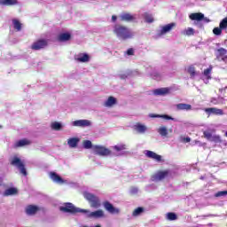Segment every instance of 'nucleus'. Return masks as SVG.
<instances>
[{
    "label": "nucleus",
    "instance_id": "3c124183",
    "mask_svg": "<svg viewBox=\"0 0 227 227\" xmlns=\"http://www.w3.org/2000/svg\"><path fill=\"white\" fill-rule=\"evenodd\" d=\"M117 17L115 15L112 16V22H116Z\"/></svg>",
    "mask_w": 227,
    "mask_h": 227
},
{
    "label": "nucleus",
    "instance_id": "6e6552de",
    "mask_svg": "<svg viewBox=\"0 0 227 227\" xmlns=\"http://www.w3.org/2000/svg\"><path fill=\"white\" fill-rule=\"evenodd\" d=\"M169 176V170H159L152 176L153 182H162L164 178H168Z\"/></svg>",
    "mask_w": 227,
    "mask_h": 227
},
{
    "label": "nucleus",
    "instance_id": "c756f323",
    "mask_svg": "<svg viewBox=\"0 0 227 227\" xmlns=\"http://www.w3.org/2000/svg\"><path fill=\"white\" fill-rule=\"evenodd\" d=\"M195 31L192 27H187L184 30L181 31V35L184 36H193Z\"/></svg>",
    "mask_w": 227,
    "mask_h": 227
},
{
    "label": "nucleus",
    "instance_id": "8fccbe9b",
    "mask_svg": "<svg viewBox=\"0 0 227 227\" xmlns=\"http://www.w3.org/2000/svg\"><path fill=\"white\" fill-rule=\"evenodd\" d=\"M149 118H160V114H150Z\"/></svg>",
    "mask_w": 227,
    "mask_h": 227
},
{
    "label": "nucleus",
    "instance_id": "e433bc0d",
    "mask_svg": "<svg viewBox=\"0 0 227 227\" xmlns=\"http://www.w3.org/2000/svg\"><path fill=\"white\" fill-rule=\"evenodd\" d=\"M151 77L154 79V81H160L162 79V75L157 71H153Z\"/></svg>",
    "mask_w": 227,
    "mask_h": 227
},
{
    "label": "nucleus",
    "instance_id": "c03bdc74",
    "mask_svg": "<svg viewBox=\"0 0 227 227\" xmlns=\"http://www.w3.org/2000/svg\"><path fill=\"white\" fill-rule=\"evenodd\" d=\"M209 141H213L214 143H221V137L217 135H213L211 137V139H209Z\"/></svg>",
    "mask_w": 227,
    "mask_h": 227
},
{
    "label": "nucleus",
    "instance_id": "b1692460",
    "mask_svg": "<svg viewBox=\"0 0 227 227\" xmlns=\"http://www.w3.org/2000/svg\"><path fill=\"white\" fill-rule=\"evenodd\" d=\"M190 19L191 20H197L198 22L203 20V19H205V14L201 13V12H195V13H192L190 14Z\"/></svg>",
    "mask_w": 227,
    "mask_h": 227
},
{
    "label": "nucleus",
    "instance_id": "a18cd8bd",
    "mask_svg": "<svg viewBox=\"0 0 227 227\" xmlns=\"http://www.w3.org/2000/svg\"><path fill=\"white\" fill-rule=\"evenodd\" d=\"M215 198H221V196H227V191L218 192L215 194Z\"/></svg>",
    "mask_w": 227,
    "mask_h": 227
},
{
    "label": "nucleus",
    "instance_id": "c85d7f7f",
    "mask_svg": "<svg viewBox=\"0 0 227 227\" xmlns=\"http://www.w3.org/2000/svg\"><path fill=\"white\" fill-rule=\"evenodd\" d=\"M144 19L147 24H153L155 22V19L153 18V14L145 12L144 13Z\"/></svg>",
    "mask_w": 227,
    "mask_h": 227
},
{
    "label": "nucleus",
    "instance_id": "c9c22d12",
    "mask_svg": "<svg viewBox=\"0 0 227 227\" xmlns=\"http://www.w3.org/2000/svg\"><path fill=\"white\" fill-rule=\"evenodd\" d=\"M82 146L85 148V150H93V144L91 143L90 140H84L82 142Z\"/></svg>",
    "mask_w": 227,
    "mask_h": 227
},
{
    "label": "nucleus",
    "instance_id": "f704fd0d",
    "mask_svg": "<svg viewBox=\"0 0 227 227\" xmlns=\"http://www.w3.org/2000/svg\"><path fill=\"white\" fill-rule=\"evenodd\" d=\"M113 150H115V152H123V150H127V145L118 144V145L113 146Z\"/></svg>",
    "mask_w": 227,
    "mask_h": 227
},
{
    "label": "nucleus",
    "instance_id": "7c9ffc66",
    "mask_svg": "<svg viewBox=\"0 0 227 227\" xmlns=\"http://www.w3.org/2000/svg\"><path fill=\"white\" fill-rule=\"evenodd\" d=\"M12 26L15 30L17 31H22V23L17 19L12 20Z\"/></svg>",
    "mask_w": 227,
    "mask_h": 227
},
{
    "label": "nucleus",
    "instance_id": "6e6d98bb",
    "mask_svg": "<svg viewBox=\"0 0 227 227\" xmlns=\"http://www.w3.org/2000/svg\"><path fill=\"white\" fill-rule=\"evenodd\" d=\"M125 77H127V76H121V79H125Z\"/></svg>",
    "mask_w": 227,
    "mask_h": 227
},
{
    "label": "nucleus",
    "instance_id": "393cba45",
    "mask_svg": "<svg viewBox=\"0 0 227 227\" xmlns=\"http://www.w3.org/2000/svg\"><path fill=\"white\" fill-rule=\"evenodd\" d=\"M19 194V190L15 187H11L4 192V196H17Z\"/></svg>",
    "mask_w": 227,
    "mask_h": 227
},
{
    "label": "nucleus",
    "instance_id": "5fc2aeb1",
    "mask_svg": "<svg viewBox=\"0 0 227 227\" xmlns=\"http://www.w3.org/2000/svg\"><path fill=\"white\" fill-rule=\"evenodd\" d=\"M206 22H210V20H208L207 19H205Z\"/></svg>",
    "mask_w": 227,
    "mask_h": 227
},
{
    "label": "nucleus",
    "instance_id": "58836bf2",
    "mask_svg": "<svg viewBox=\"0 0 227 227\" xmlns=\"http://www.w3.org/2000/svg\"><path fill=\"white\" fill-rule=\"evenodd\" d=\"M188 74H190L191 77H195L196 75V68L193 66H190L187 69Z\"/></svg>",
    "mask_w": 227,
    "mask_h": 227
},
{
    "label": "nucleus",
    "instance_id": "4d7b16f0",
    "mask_svg": "<svg viewBox=\"0 0 227 227\" xmlns=\"http://www.w3.org/2000/svg\"><path fill=\"white\" fill-rule=\"evenodd\" d=\"M208 81H205V83L207 84Z\"/></svg>",
    "mask_w": 227,
    "mask_h": 227
},
{
    "label": "nucleus",
    "instance_id": "a878e982",
    "mask_svg": "<svg viewBox=\"0 0 227 227\" xmlns=\"http://www.w3.org/2000/svg\"><path fill=\"white\" fill-rule=\"evenodd\" d=\"M29 145H31V142L25 138L15 142L14 148H21L22 146H27Z\"/></svg>",
    "mask_w": 227,
    "mask_h": 227
},
{
    "label": "nucleus",
    "instance_id": "7ed1b4c3",
    "mask_svg": "<svg viewBox=\"0 0 227 227\" xmlns=\"http://www.w3.org/2000/svg\"><path fill=\"white\" fill-rule=\"evenodd\" d=\"M82 214H84L88 219H104V217H106V213L102 209L96 211L82 209Z\"/></svg>",
    "mask_w": 227,
    "mask_h": 227
},
{
    "label": "nucleus",
    "instance_id": "cd10ccee",
    "mask_svg": "<svg viewBox=\"0 0 227 227\" xmlns=\"http://www.w3.org/2000/svg\"><path fill=\"white\" fill-rule=\"evenodd\" d=\"M157 132L160 134V136H161V137H168V134H169L168 131V127L166 126H160L157 129Z\"/></svg>",
    "mask_w": 227,
    "mask_h": 227
},
{
    "label": "nucleus",
    "instance_id": "72a5a7b5",
    "mask_svg": "<svg viewBox=\"0 0 227 227\" xmlns=\"http://www.w3.org/2000/svg\"><path fill=\"white\" fill-rule=\"evenodd\" d=\"M145 213V207H137L132 212V217H139Z\"/></svg>",
    "mask_w": 227,
    "mask_h": 227
},
{
    "label": "nucleus",
    "instance_id": "39448f33",
    "mask_svg": "<svg viewBox=\"0 0 227 227\" xmlns=\"http://www.w3.org/2000/svg\"><path fill=\"white\" fill-rule=\"evenodd\" d=\"M83 198H85V200H87V201H89V203L92 208H99V207L101 205L100 199H98V197H97L95 194L90 193L88 192H84Z\"/></svg>",
    "mask_w": 227,
    "mask_h": 227
},
{
    "label": "nucleus",
    "instance_id": "49530a36",
    "mask_svg": "<svg viewBox=\"0 0 227 227\" xmlns=\"http://www.w3.org/2000/svg\"><path fill=\"white\" fill-rule=\"evenodd\" d=\"M217 51L220 54V56H225V54H227V51L224 48H220L217 50Z\"/></svg>",
    "mask_w": 227,
    "mask_h": 227
},
{
    "label": "nucleus",
    "instance_id": "bb28decb",
    "mask_svg": "<svg viewBox=\"0 0 227 227\" xmlns=\"http://www.w3.org/2000/svg\"><path fill=\"white\" fill-rule=\"evenodd\" d=\"M120 18L121 20H123L124 22H132L133 20H136V18L130 13H123Z\"/></svg>",
    "mask_w": 227,
    "mask_h": 227
},
{
    "label": "nucleus",
    "instance_id": "ea45409f",
    "mask_svg": "<svg viewBox=\"0 0 227 227\" xmlns=\"http://www.w3.org/2000/svg\"><path fill=\"white\" fill-rule=\"evenodd\" d=\"M160 118H162V120H167V121L171 120L172 121H178V119L173 118L168 114H160Z\"/></svg>",
    "mask_w": 227,
    "mask_h": 227
},
{
    "label": "nucleus",
    "instance_id": "603ef678",
    "mask_svg": "<svg viewBox=\"0 0 227 227\" xmlns=\"http://www.w3.org/2000/svg\"><path fill=\"white\" fill-rule=\"evenodd\" d=\"M226 90H227V86L224 87V88H223V89H219V91H220L221 93H223V91H226Z\"/></svg>",
    "mask_w": 227,
    "mask_h": 227
},
{
    "label": "nucleus",
    "instance_id": "4468645a",
    "mask_svg": "<svg viewBox=\"0 0 227 227\" xmlns=\"http://www.w3.org/2000/svg\"><path fill=\"white\" fill-rule=\"evenodd\" d=\"M44 47H47V41L41 39L38 41H35L32 45L31 49L33 51H40V49H43Z\"/></svg>",
    "mask_w": 227,
    "mask_h": 227
},
{
    "label": "nucleus",
    "instance_id": "dca6fc26",
    "mask_svg": "<svg viewBox=\"0 0 227 227\" xmlns=\"http://www.w3.org/2000/svg\"><path fill=\"white\" fill-rule=\"evenodd\" d=\"M169 91H171L169 88L155 89L153 90V95L155 97H164V95H168Z\"/></svg>",
    "mask_w": 227,
    "mask_h": 227
},
{
    "label": "nucleus",
    "instance_id": "4be33fe9",
    "mask_svg": "<svg viewBox=\"0 0 227 227\" xmlns=\"http://www.w3.org/2000/svg\"><path fill=\"white\" fill-rule=\"evenodd\" d=\"M19 0H0V6H17Z\"/></svg>",
    "mask_w": 227,
    "mask_h": 227
},
{
    "label": "nucleus",
    "instance_id": "ddd939ff",
    "mask_svg": "<svg viewBox=\"0 0 227 227\" xmlns=\"http://www.w3.org/2000/svg\"><path fill=\"white\" fill-rule=\"evenodd\" d=\"M90 57L88 53H78L74 55V61L78 63H90Z\"/></svg>",
    "mask_w": 227,
    "mask_h": 227
},
{
    "label": "nucleus",
    "instance_id": "f03ea898",
    "mask_svg": "<svg viewBox=\"0 0 227 227\" xmlns=\"http://www.w3.org/2000/svg\"><path fill=\"white\" fill-rule=\"evenodd\" d=\"M11 166H14L17 168L23 176H27V171L26 170V165H24V161L19 158V156L15 155L10 159Z\"/></svg>",
    "mask_w": 227,
    "mask_h": 227
},
{
    "label": "nucleus",
    "instance_id": "20e7f679",
    "mask_svg": "<svg viewBox=\"0 0 227 227\" xmlns=\"http://www.w3.org/2000/svg\"><path fill=\"white\" fill-rule=\"evenodd\" d=\"M175 27H176V23L175 22L160 26V29L157 31V37L162 38V36H166V35H168V33H171Z\"/></svg>",
    "mask_w": 227,
    "mask_h": 227
},
{
    "label": "nucleus",
    "instance_id": "0eeeda50",
    "mask_svg": "<svg viewBox=\"0 0 227 227\" xmlns=\"http://www.w3.org/2000/svg\"><path fill=\"white\" fill-rule=\"evenodd\" d=\"M92 153H94V155H99V157H109L112 152L104 145H93Z\"/></svg>",
    "mask_w": 227,
    "mask_h": 227
},
{
    "label": "nucleus",
    "instance_id": "9d476101",
    "mask_svg": "<svg viewBox=\"0 0 227 227\" xmlns=\"http://www.w3.org/2000/svg\"><path fill=\"white\" fill-rule=\"evenodd\" d=\"M50 178L54 182V184H59V185H64V184H68V181L62 179L59 175H58L56 172H51L50 173Z\"/></svg>",
    "mask_w": 227,
    "mask_h": 227
},
{
    "label": "nucleus",
    "instance_id": "6ab92c4d",
    "mask_svg": "<svg viewBox=\"0 0 227 227\" xmlns=\"http://www.w3.org/2000/svg\"><path fill=\"white\" fill-rule=\"evenodd\" d=\"M40 210V207H38V206H35V205H29L26 207V214L27 215H35V214H36V212H38Z\"/></svg>",
    "mask_w": 227,
    "mask_h": 227
},
{
    "label": "nucleus",
    "instance_id": "aec40b11",
    "mask_svg": "<svg viewBox=\"0 0 227 227\" xmlns=\"http://www.w3.org/2000/svg\"><path fill=\"white\" fill-rule=\"evenodd\" d=\"M176 109L177 111H192V106L185 103H179L176 105Z\"/></svg>",
    "mask_w": 227,
    "mask_h": 227
},
{
    "label": "nucleus",
    "instance_id": "2eb2a0df",
    "mask_svg": "<svg viewBox=\"0 0 227 227\" xmlns=\"http://www.w3.org/2000/svg\"><path fill=\"white\" fill-rule=\"evenodd\" d=\"M133 129L137 132V134H146V132H148V126L141 122L136 123L133 126Z\"/></svg>",
    "mask_w": 227,
    "mask_h": 227
},
{
    "label": "nucleus",
    "instance_id": "864d4df0",
    "mask_svg": "<svg viewBox=\"0 0 227 227\" xmlns=\"http://www.w3.org/2000/svg\"><path fill=\"white\" fill-rule=\"evenodd\" d=\"M184 141L186 143H191V137H187L186 138H184Z\"/></svg>",
    "mask_w": 227,
    "mask_h": 227
},
{
    "label": "nucleus",
    "instance_id": "37998d69",
    "mask_svg": "<svg viewBox=\"0 0 227 227\" xmlns=\"http://www.w3.org/2000/svg\"><path fill=\"white\" fill-rule=\"evenodd\" d=\"M213 33L214 35H215L216 36H221V35L223 34V30L221 29V27H215L213 29Z\"/></svg>",
    "mask_w": 227,
    "mask_h": 227
},
{
    "label": "nucleus",
    "instance_id": "09e8293b",
    "mask_svg": "<svg viewBox=\"0 0 227 227\" xmlns=\"http://www.w3.org/2000/svg\"><path fill=\"white\" fill-rule=\"evenodd\" d=\"M126 54L128 56H134V49L132 48L128 49V51H126Z\"/></svg>",
    "mask_w": 227,
    "mask_h": 227
},
{
    "label": "nucleus",
    "instance_id": "f8f14e48",
    "mask_svg": "<svg viewBox=\"0 0 227 227\" xmlns=\"http://www.w3.org/2000/svg\"><path fill=\"white\" fill-rule=\"evenodd\" d=\"M204 111L208 116H210L211 114H215V116H223L224 114V111H223V109H219L216 107L206 108L204 109Z\"/></svg>",
    "mask_w": 227,
    "mask_h": 227
},
{
    "label": "nucleus",
    "instance_id": "473e14b6",
    "mask_svg": "<svg viewBox=\"0 0 227 227\" xmlns=\"http://www.w3.org/2000/svg\"><path fill=\"white\" fill-rule=\"evenodd\" d=\"M51 129H52V130H61L63 124L59 121H53L51 123Z\"/></svg>",
    "mask_w": 227,
    "mask_h": 227
},
{
    "label": "nucleus",
    "instance_id": "a211bd4d",
    "mask_svg": "<svg viewBox=\"0 0 227 227\" xmlns=\"http://www.w3.org/2000/svg\"><path fill=\"white\" fill-rule=\"evenodd\" d=\"M145 155L148 157V159H153V160H157V162H160L162 160V156L157 154L153 151H145Z\"/></svg>",
    "mask_w": 227,
    "mask_h": 227
},
{
    "label": "nucleus",
    "instance_id": "5701e85b",
    "mask_svg": "<svg viewBox=\"0 0 227 227\" xmlns=\"http://www.w3.org/2000/svg\"><path fill=\"white\" fill-rule=\"evenodd\" d=\"M72 38V35L68 32L67 33H61L58 35L57 40H59V42H69V40H71Z\"/></svg>",
    "mask_w": 227,
    "mask_h": 227
},
{
    "label": "nucleus",
    "instance_id": "79ce46f5",
    "mask_svg": "<svg viewBox=\"0 0 227 227\" xmlns=\"http://www.w3.org/2000/svg\"><path fill=\"white\" fill-rule=\"evenodd\" d=\"M137 192H139V188H137L136 186H132L129 189V194H132L133 196H136V194H137Z\"/></svg>",
    "mask_w": 227,
    "mask_h": 227
},
{
    "label": "nucleus",
    "instance_id": "412c9836",
    "mask_svg": "<svg viewBox=\"0 0 227 227\" xmlns=\"http://www.w3.org/2000/svg\"><path fill=\"white\" fill-rule=\"evenodd\" d=\"M118 100L116 99V98L110 96L106 101H105L104 103V106L105 107H113L114 106H116Z\"/></svg>",
    "mask_w": 227,
    "mask_h": 227
},
{
    "label": "nucleus",
    "instance_id": "4c0bfd02",
    "mask_svg": "<svg viewBox=\"0 0 227 227\" xmlns=\"http://www.w3.org/2000/svg\"><path fill=\"white\" fill-rule=\"evenodd\" d=\"M210 74H212V67H209L203 72V75H205L207 81L212 79V76H210Z\"/></svg>",
    "mask_w": 227,
    "mask_h": 227
},
{
    "label": "nucleus",
    "instance_id": "de8ad7c7",
    "mask_svg": "<svg viewBox=\"0 0 227 227\" xmlns=\"http://www.w3.org/2000/svg\"><path fill=\"white\" fill-rule=\"evenodd\" d=\"M212 133L208 132V131H204V137H207L208 141H210V139L212 138Z\"/></svg>",
    "mask_w": 227,
    "mask_h": 227
},
{
    "label": "nucleus",
    "instance_id": "1a4fd4ad",
    "mask_svg": "<svg viewBox=\"0 0 227 227\" xmlns=\"http://www.w3.org/2000/svg\"><path fill=\"white\" fill-rule=\"evenodd\" d=\"M71 125L73 127H80L82 129H84L86 127H91V121L86 119L76 120L72 121Z\"/></svg>",
    "mask_w": 227,
    "mask_h": 227
},
{
    "label": "nucleus",
    "instance_id": "a19ab883",
    "mask_svg": "<svg viewBox=\"0 0 227 227\" xmlns=\"http://www.w3.org/2000/svg\"><path fill=\"white\" fill-rule=\"evenodd\" d=\"M219 27L222 29V30H224L227 28V17L224 18L219 24Z\"/></svg>",
    "mask_w": 227,
    "mask_h": 227
},
{
    "label": "nucleus",
    "instance_id": "2f4dec72",
    "mask_svg": "<svg viewBox=\"0 0 227 227\" xmlns=\"http://www.w3.org/2000/svg\"><path fill=\"white\" fill-rule=\"evenodd\" d=\"M165 218L167 221H176L178 219V215L176 213L169 212L165 215Z\"/></svg>",
    "mask_w": 227,
    "mask_h": 227
},
{
    "label": "nucleus",
    "instance_id": "f3484780",
    "mask_svg": "<svg viewBox=\"0 0 227 227\" xmlns=\"http://www.w3.org/2000/svg\"><path fill=\"white\" fill-rule=\"evenodd\" d=\"M81 143V138L79 137H73L67 139V145L69 148H77Z\"/></svg>",
    "mask_w": 227,
    "mask_h": 227
},
{
    "label": "nucleus",
    "instance_id": "f257e3e1",
    "mask_svg": "<svg viewBox=\"0 0 227 227\" xmlns=\"http://www.w3.org/2000/svg\"><path fill=\"white\" fill-rule=\"evenodd\" d=\"M114 33L116 35L119 40H130V38L136 36V33L134 31L130 30L127 27L121 25L114 26Z\"/></svg>",
    "mask_w": 227,
    "mask_h": 227
},
{
    "label": "nucleus",
    "instance_id": "423d86ee",
    "mask_svg": "<svg viewBox=\"0 0 227 227\" xmlns=\"http://www.w3.org/2000/svg\"><path fill=\"white\" fill-rule=\"evenodd\" d=\"M59 210L61 212H66L67 214H77V213L82 214L83 209L81 207H76L75 206H74V204L67 202V203H65L63 206H61L59 207Z\"/></svg>",
    "mask_w": 227,
    "mask_h": 227
},
{
    "label": "nucleus",
    "instance_id": "9b49d317",
    "mask_svg": "<svg viewBox=\"0 0 227 227\" xmlns=\"http://www.w3.org/2000/svg\"><path fill=\"white\" fill-rule=\"evenodd\" d=\"M103 207L106 212L109 214L114 215V214H120V208L114 207L113 204H111L109 201H106L103 203Z\"/></svg>",
    "mask_w": 227,
    "mask_h": 227
}]
</instances>
